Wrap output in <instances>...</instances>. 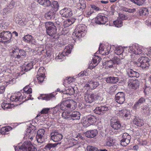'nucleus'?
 Returning <instances> with one entry per match:
<instances>
[{
	"instance_id": "1",
	"label": "nucleus",
	"mask_w": 151,
	"mask_h": 151,
	"mask_svg": "<svg viewBox=\"0 0 151 151\" xmlns=\"http://www.w3.org/2000/svg\"><path fill=\"white\" fill-rule=\"evenodd\" d=\"M77 106L76 101L70 99H66L62 101L60 107L63 110L72 111L76 109Z\"/></svg>"
},
{
	"instance_id": "2",
	"label": "nucleus",
	"mask_w": 151,
	"mask_h": 151,
	"mask_svg": "<svg viewBox=\"0 0 151 151\" xmlns=\"http://www.w3.org/2000/svg\"><path fill=\"white\" fill-rule=\"evenodd\" d=\"M11 53H12V56L16 60H21L26 57L25 52L16 46L13 47Z\"/></svg>"
},
{
	"instance_id": "3",
	"label": "nucleus",
	"mask_w": 151,
	"mask_h": 151,
	"mask_svg": "<svg viewBox=\"0 0 151 151\" xmlns=\"http://www.w3.org/2000/svg\"><path fill=\"white\" fill-rule=\"evenodd\" d=\"M45 26L47 34L50 36L55 38L57 29L54 23L51 22H46L45 23Z\"/></svg>"
},
{
	"instance_id": "4",
	"label": "nucleus",
	"mask_w": 151,
	"mask_h": 151,
	"mask_svg": "<svg viewBox=\"0 0 151 151\" xmlns=\"http://www.w3.org/2000/svg\"><path fill=\"white\" fill-rule=\"evenodd\" d=\"M86 28L84 25L79 24L76 26L73 35L74 37L80 38L84 35V32L86 31Z\"/></svg>"
},
{
	"instance_id": "5",
	"label": "nucleus",
	"mask_w": 151,
	"mask_h": 151,
	"mask_svg": "<svg viewBox=\"0 0 151 151\" xmlns=\"http://www.w3.org/2000/svg\"><path fill=\"white\" fill-rule=\"evenodd\" d=\"M149 61L150 60L148 58L141 57L138 59L137 65L142 69L148 68L150 66Z\"/></svg>"
},
{
	"instance_id": "6",
	"label": "nucleus",
	"mask_w": 151,
	"mask_h": 151,
	"mask_svg": "<svg viewBox=\"0 0 151 151\" xmlns=\"http://www.w3.org/2000/svg\"><path fill=\"white\" fill-rule=\"evenodd\" d=\"M20 150L24 151H36L37 149L31 144L30 141L24 142L19 147Z\"/></svg>"
},
{
	"instance_id": "7",
	"label": "nucleus",
	"mask_w": 151,
	"mask_h": 151,
	"mask_svg": "<svg viewBox=\"0 0 151 151\" xmlns=\"http://www.w3.org/2000/svg\"><path fill=\"white\" fill-rule=\"evenodd\" d=\"M12 34L9 31H4L0 33V42H5L10 40Z\"/></svg>"
},
{
	"instance_id": "8",
	"label": "nucleus",
	"mask_w": 151,
	"mask_h": 151,
	"mask_svg": "<svg viewBox=\"0 0 151 151\" xmlns=\"http://www.w3.org/2000/svg\"><path fill=\"white\" fill-rule=\"evenodd\" d=\"M96 118L94 116L90 115L87 116L86 119L83 122V125L85 127H87L90 125L93 124L96 122Z\"/></svg>"
},
{
	"instance_id": "9",
	"label": "nucleus",
	"mask_w": 151,
	"mask_h": 151,
	"mask_svg": "<svg viewBox=\"0 0 151 151\" xmlns=\"http://www.w3.org/2000/svg\"><path fill=\"white\" fill-rule=\"evenodd\" d=\"M50 138L55 142H58L61 140L63 136L57 131L54 130L50 134Z\"/></svg>"
},
{
	"instance_id": "10",
	"label": "nucleus",
	"mask_w": 151,
	"mask_h": 151,
	"mask_svg": "<svg viewBox=\"0 0 151 151\" xmlns=\"http://www.w3.org/2000/svg\"><path fill=\"white\" fill-rule=\"evenodd\" d=\"M45 131L43 129H39L37 132L36 138L38 142L40 144L45 141Z\"/></svg>"
},
{
	"instance_id": "11",
	"label": "nucleus",
	"mask_w": 151,
	"mask_h": 151,
	"mask_svg": "<svg viewBox=\"0 0 151 151\" xmlns=\"http://www.w3.org/2000/svg\"><path fill=\"white\" fill-rule=\"evenodd\" d=\"M122 138L121 140V145L124 146H127L130 142L131 136L127 133H125L123 134Z\"/></svg>"
},
{
	"instance_id": "12",
	"label": "nucleus",
	"mask_w": 151,
	"mask_h": 151,
	"mask_svg": "<svg viewBox=\"0 0 151 151\" xmlns=\"http://www.w3.org/2000/svg\"><path fill=\"white\" fill-rule=\"evenodd\" d=\"M125 94L123 92H119L115 96V101L118 103L122 104L125 100Z\"/></svg>"
},
{
	"instance_id": "13",
	"label": "nucleus",
	"mask_w": 151,
	"mask_h": 151,
	"mask_svg": "<svg viewBox=\"0 0 151 151\" xmlns=\"http://www.w3.org/2000/svg\"><path fill=\"white\" fill-rule=\"evenodd\" d=\"M106 146L111 147V151L118 148V145L115 143V140L111 138L108 137L107 139L105 142Z\"/></svg>"
},
{
	"instance_id": "14",
	"label": "nucleus",
	"mask_w": 151,
	"mask_h": 151,
	"mask_svg": "<svg viewBox=\"0 0 151 151\" xmlns=\"http://www.w3.org/2000/svg\"><path fill=\"white\" fill-rule=\"evenodd\" d=\"M109 110L107 106H102L97 107L94 110V112L99 115H103Z\"/></svg>"
},
{
	"instance_id": "15",
	"label": "nucleus",
	"mask_w": 151,
	"mask_h": 151,
	"mask_svg": "<svg viewBox=\"0 0 151 151\" xmlns=\"http://www.w3.org/2000/svg\"><path fill=\"white\" fill-rule=\"evenodd\" d=\"M108 21L107 18L104 16L99 15L96 19V23L99 24H105Z\"/></svg>"
},
{
	"instance_id": "16",
	"label": "nucleus",
	"mask_w": 151,
	"mask_h": 151,
	"mask_svg": "<svg viewBox=\"0 0 151 151\" xmlns=\"http://www.w3.org/2000/svg\"><path fill=\"white\" fill-rule=\"evenodd\" d=\"M60 14L62 16L67 17H70L72 15V13L70 9L64 8L60 11Z\"/></svg>"
},
{
	"instance_id": "17",
	"label": "nucleus",
	"mask_w": 151,
	"mask_h": 151,
	"mask_svg": "<svg viewBox=\"0 0 151 151\" xmlns=\"http://www.w3.org/2000/svg\"><path fill=\"white\" fill-rule=\"evenodd\" d=\"M101 58L98 56H95L93 59V61L89 64V66L88 68L92 69L95 67L101 60Z\"/></svg>"
},
{
	"instance_id": "18",
	"label": "nucleus",
	"mask_w": 151,
	"mask_h": 151,
	"mask_svg": "<svg viewBox=\"0 0 151 151\" xmlns=\"http://www.w3.org/2000/svg\"><path fill=\"white\" fill-rule=\"evenodd\" d=\"M85 136L88 138H93L98 134V131L96 129L91 130L87 131L85 133Z\"/></svg>"
},
{
	"instance_id": "19",
	"label": "nucleus",
	"mask_w": 151,
	"mask_h": 151,
	"mask_svg": "<svg viewBox=\"0 0 151 151\" xmlns=\"http://www.w3.org/2000/svg\"><path fill=\"white\" fill-rule=\"evenodd\" d=\"M23 96L21 93L19 92L11 96L10 100L12 101L17 102L18 101H21L23 99Z\"/></svg>"
},
{
	"instance_id": "20",
	"label": "nucleus",
	"mask_w": 151,
	"mask_h": 151,
	"mask_svg": "<svg viewBox=\"0 0 151 151\" xmlns=\"http://www.w3.org/2000/svg\"><path fill=\"white\" fill-rule=\"evenodd\" d=\"M111 126L114 129H118L121 127L120 122L117 120L112 119L111 120Z\"/></svg>"
},
{
	"instance_id": "21",
	"label": "nucleus",
	"mask_w": 151,
	"mask_h": 151,
	"mask_svg": "<svg viewBox=\"0 0 151 151\" xmlns=\"http://www.w3.org/2000/svg\"><path fill=\"white\" fill-rule=\"evenodd\" d=\"M139 85V82L137 80H131L128 83V85L131 88L136 89L138 87Z\"/></svg>"
},
{
	"instance_id": "22",
	"label": "nucleus",
	"mask_w": 151,
	"mask_h": 151,
	"mask_svg": "<svg viewBox=\"0 0 151 151\" xmlns=\"http://www.w3.org/2000/svg\"><path fill=\"white\" fill-rule=\"evenodd\" d=\"M127 74L130 77L138 78L139 76V73L135 71H134L131 69H128L127 70Z\"/></svg>"
},
{
	"instance_id": "23",
	"label": "nucleus",
	"mask_w": 151,
	"mask_h": 151,
	"mask_svg": "<svg viewBox=\"0 0 151 151\" xmlns=\"http://www.w3.org/2000/svg\"><path fill=\"white\" fill-rule=\"evenodd\" d=\"M54 94L51 93L47 94H42L38 97L39 99H42L43 100L49 101L51 100L52 98H55Z\"/></svg>"
},
{
	"instance_id": "24",
	"label": "nucleus",
	"mask_w": 151,
	"mask_h": 151,
	"mask_svg": "<svg viewBox=\"0 0 151 151\" xmlns=\"http://www.w3.org/2000/svg\"><path fill=\"white\" fill-rule=\"evenodd\" d=\"M42 69L40 68L37 73V78L38 82L40 84L43 82L44 79L45 74L40 72L42 71Z\"/></svg>"
},
{
	"instance_id": "25",
	"label": "nucleus",
	"mask_w": 151,
	"mask_h": 151,
	"mask_svg": "<svg viewBox=\"0 0 151 151\" xmlns=\"http://www.w3.org/2000/svg\"><path fill=\"white\" fill-rule=\"evenodd\" d=\"M55 11L52 9H50L49 11L46 12L45 14V17L47 19H51L55 18L54 16Z\"/></svg>"
},
{
	"instance_id": "26",
	"label": "nucleus",
	"mask_w": 151,
	"mask_h": 151,
	"mask_svg": "<svg viewBox=\"0 0 151 151\" xmlns=\"http://www.w3.org/2000/svg\"><path fill=\"white\" fill-rule=\"evenodd\" d=\"M106 82L109 83H116L119 81L118 78L116 77L109 76L106 78Z\"/></svg>"
},
{
	"instance_id": "27",
	"label": "nucleus",
	"mask_w": 151,
	"mask_h": 151,
	"mask_svg": "<svg viewBox=\"0 0 151 151\" xmlns=\"http://www.w3.org/2000/svg\"><path fill=\"white\" fill-rule=\"evenodd\" d=\"M71 52V51L67 49L64 50L61 53H59L57 56L59 59H64L65 56L69 54Z\"/></svg>"
},
{
	"instance_id": "28",
	"label": "nucleus",
	"mask_w": 151,
	"mask_h": 151,
	"mask_svg": "<svg viewBox=\"0 0 151 151\" xmlns=\"http://www.w3.org/2000/svg\"><path fill=\"white\" fill-rule=\"evenodd\" d=\"M81 114L78 111L73 112L71 113V120H76L80 119Z\"/></svg>"
},
{
	"instance_id": "29",
	"label": "nucleus",
	"mask_w": 151,
	"mask_h": 151,
	"mask_svg": "<svg viewBox=\"0 0 151 151\" xmlns=\"http://www.w3.org/2000/svg\"><path fill=\"white\" fill-rule=\"evenodd\" d=\"M23 40L25 42L28 43H33V37L30 35H27L24 36L23 38Z\"/></svg>"
},
{
	"instance_id": "30",
	"label": "nucleus",
	"mask_w": 151,
	"mask_h": 151,
	"mask_svg": "<svg viewBox=\"0 0 151 151\" xmlns=\"http://www.w3.org/2000/svg\"><path fill=\"white\" fill-rule=\"evenodd\" d=\"M94 94L87 95L85 96V100L87 103H91L93 102L94 100Z\"/></svg>"
},
{
	"instance_id": "31",
	"label": "nucleus",
	"mask_w": 151,
	"mask_h": 151,
	"mask_svg": "<svg viewBox=\"0 0 151 151\" xmlns=\"http://www.w3.org/2000/svg\"><path fill=\"white\" fill-rule=\"evenodd\" d=\"M36 129L35 127L33 125L31 126V127H29V128L27 130V132L28 133V134L29 135V137L30 136V135H32V136L30 138V139H32L33 137V134L35 130Z\"/></svg>"
},
{
	"instance_id": "32",
	"label": "nucleus",
	"mask_w": 151,
	"mask_h": 151,
	"mask_svg": "<svg viewBox=\"0 0 151 151\" xmlns=\"http://www.w3.org/2000/svg\"><path fill=\"white\" fill-rule=\"evenodd\" d=\"M142 111L145 114L148 115L151 113V108L148 105L144 106L142 108Z\"/></svg>"
},
{
	"instance_id": "33",
	"label": "nucleus",
	"mask_w": 151,
	"mask_h": 151,
	"mask_svg": "<svg viewBox=\"0 0 151 151\" xmlns=\"http://www.w3.org/2000/svg\"><path fill=\"white\" fill-rule=\"evenodd\" d=\"M133 123L139 127H141L144 124L143 121L142 119L136 118L134 119Z\"/></svg>"
},
{
	"instance_id": "34",
	"label": "nucleus",
	"mask_w": 151,
	"mask_h": 151,
	"mask_svg": "<svg viewBox=\"0 0 151 151\" xmlns=\"http://www.w3.org/2000/svg\"><path fill=\"white\" fill-rule=\"evenodd\" d=\"M62 117L68 120H71V113L70 112H63L62 115Z\"/></svg>"
},
{
	"instance_id": "35",
	"label": "nucleus",
	"mask_w": 151,
	"mask_h": 151,
	"mask_svg": "<svg viewBox=\"0 0 151 151\" xmlns=\"http://www.w3.org/2000/svg\"><path fill=\"white\" fill-rule=\"evenodd\" d=\"M145 101V99L143 97H141L140 98L138 101L136 102L134 106V108L136 109L137 107L140 106L141 104Z\"/></svg>"
},
{
	"instance_id": "36",
	"label": "nucleus",
	"mask_w": 151,
	"mask_h": 151,
	"mask_svg": "<svg viewBox=\"0 0 151 151\" xmlns=\"http://www.w3.org/2000/svg\"><path fill=\"white\" fill-rule=\"evenodd\" d=\"M52 9L55 12L57 11L59 8V6L58 2L56 1H54L52 2V4L51 5Z\"/></svg>"
},
{
	"instance_id": "37",
	"label": "nucleus",
	"mask_w": 151,
	"mask_h": 151,
	"mask_svg": "<svg viewBox=\"0 0 151 151\" xmlns=\"http://www.w3.org/2000/svg\"><path fill=\"white\" fill-rule=\"evenodd\" d=\"M140 16H146L149 14V11L147 9L145 8H141L139 11Z\"/></svg>"
},
{
	"instance_id": "38",
	"label": "nucleus",
	"mask_w": 151,
	"mask_h": 151,
	"mask_svg": "<svg viewBox=\"0 0 151 151\" xmlns=\"http://www.w3.org/2000/svg\"><path fill=\"white\" fill-rule=\"evenodd\" d=\"M11 129V127L9 126L6 127H3L0 130V132L2 134H6V132H9Z\"/></svg>"
},
{
	"instance_id": "39",
	"label": "nucleus",
	"mask_w": 151,
	"mask_h": 151,
	"mask_svg": "<svg viewBox=\"0 0 151 151\" xmlns=\"http://www.w3.org/2000/svg\"><path fill=\"white\" fill-rule=\"evenodd\" d=\"M114 25L118 27H121L123 25V22L120 19H117L113 22Z\"/></svg>"
},
{
	"instance_id": "40",
	"label": "nucleus",
	"mask_w": 151,
	"mask_h": 151,
	"mask_svg": "<svg viewBox=\"0 0 151 151\" xmlns=\"http://www.w3.org/2000/svg\"><path fill=\"white\" fill-rule=\"evenodd\" d=\"M120 9L121 10L130 13H133L136 11L135 9H128L124 6H122L121 7Z\"/></svg>"
},
{
	"instance_id": "41",
	"label": "nucleus",
	"mask_w": 151,
	"mask_h": 151,
	"mask_svg": "<svg viewBox=\"0 0 151 151\" xmlns=\"http://www.w3.org/2000/svg\"><path fill=\"white\" fill-rule=\"evenodd\" d=\"M64 93L69 94V95H72L74 94L75 93V91L73 88L71 87L66 89Z\"/></svg>"
},
{
	"instance_id": "42",
	"label": "nucleus",
	"mask_w": 151,
	"mask_h": 151,
	"mask_svg": "<svg viewBox=\"0 0 151 151\" xmlns=\"http://www.w3.org/2000/svg\"><path fill=\"white\" fill-rule=\"evenodd\" d=\"M123 51V49L122 47H117L116 48L115 53L118 55H120L122 54Z\"/></svg>"
},
{
	"instance_id": "43",
	"label": "nucleus",
	"mask_w": 151,
	"mask_h": 151,
	"mask_svg": "<svg viewBox=\"0 0 151 151\" xmlns=\"http://www.w3.org/2000/svg\"><path fill=\"white\" fill-rule=\"evenodd\" d=\"M135 4L139 6H142L146 0H130Z\"/></svg>"
},
{
	"instance_id": "44",
	"label": "nucleus",
	"mask_w": 151,
	"mask_h": 151,
	"mask_svg": "<svg viewBox=\"0 0 151 151\" xmlns=\"http://www.w3.org/2000/svg\"><path fill=\"white\" fill-rule=\"evenodd\" d=\"M91 89H93L96 88L99 85V84L98 82H94L92 81H91Z\"/></svg>"
},
{
	"instance_id": "45",
	"label": "nucleus",
	"mask_w": 151,
	"mask_h": 151,
	"mask_svg": "<svg viewBox=\"0 0 151 151\" xmlns=\"http://www.w3.org/2000/svg\"><path fill=\"white\" fill-rule=\"evenodd\" d=\"M75 19L74 18H70L68 19L67 20L65 21L64 22V24H65L68 23V25H66L65 26H68L74 23L75 22Z\"/></svg>"
},
{
	"instance_id": "46",
	"label": "nucleus",
	"mask_w": 151,
	"mask_h": 151,
	"mask_svg": "<svg viewBox=\"0 0 151 151\" xmlns=\"http://www.w3.org/2000/svg\"><path fill=\"white\" fill-rule=\"evenodd\" d=\"M78 6H80V9H84L86 7V2L84 0L79 1V3L78 4Z\"/></svg>"
},
{
	"instance_id": "47",
	"label": "nucleus",
	"mask_w": 151,
	"mask_h": 151,
	"mask_svg": "<svg viewBox=\"0 0 151 151\" xmlns=\"http://www.w3.org/2000/svg\"><path fill=\"white\" fill-rule=\"evenodd\" d=\"M105 65L106 67H107L109 68H111L113 67V65L114 64L113 61L112 60H110L105 62Z\"/></svg>"
},
{
	"instance_id": "48",
	"label": "nucleus",
	"mask_w": 151,
	"mask_h": 151,
	"mask_svg": "<svg viewBox=\"0 0 151 151\" xmlns=\"http://www.w3.org/2000/svg\"><path fill=\"white\" fill-rule=\"evenodd\" d=\"M55 17L56 18L55 19L56 22V23L60 25L63 21V19L62 18V16H58L57 15Z\"/></svg>"
},
{
	"instance_id": "49",
	"label": "nucleus",
	"mask_w": 151,
	"mask_h": 151,
	"mask_svg": "<svg viewBox=\"0 0 151 151\" xmlns=\"http://www.w3.org/2000/svg\"><path fill=\"white\" fill-rule=\"evenodd\" d=\"M114 64H120L122 63L121 59L117 57H114L112 58Z\"/></svg>"
},
{
	"instance_id": "50",
	"label": "nucleus",
	"mask_w": 151,
	"mask_h": 151,
	"mask_svg": "<svg viewBox=\"0 0 151 151\" xmlns=\"http://www.w3.org/2000/svg\"><path fill=\"white\" fill-rule=\"evenodd\" d=\"M33 67V65L31 63H29L27 64L26 66L24 68L23 67L22 69L23 70L25 71H27L28 70H30Z\"/></svg>"
},
{
	"instance_id": "51",
	"label": "nucleus",
	"mask_w": 151,
	"mask_h": 151,
	"mask_svg": "<svg viewBox=\"0 0 151 151\" xmlns=\"http://www.w3.org/2000/svg\"><path fill=\"white\" fill-rule=\"evenodd\" d=\"M87 151H98L97 148L91 146H88L87 147Z\"/></svg>"
},
{
	"instance_id": "52",
	"label": "nucleus",
	"mask_w": 151,
	"mask_h": 151,
	"mask_svg": "<svg viewBox=\"0 0 151 151\" xmlns=\"http://www.w3.org/2000/svg\"><path fill=\"white\" fill-rule=\"evenodd\" d=\"M51 5V1L49 0H45L43 6L45 7H47Z\"/></svg>"
},
{
	"instance_id": "53",
	"label": "nucleus",
	"mask_w": 151,
	"mask_h": 151,
	"mask_svg": "<svg viewBox=\"0 0 151 151\" xmlns=\"http://www.w3.org/2000/svg\"><path fill=\"white\" fill-rule=\"evenodd\" d=\"M119 17L122 21V20H126L127 19L128 17L127 16L123 14L119 13Z\"/></svg>"
},
{
	"instance_id": "54",
	"label": "nucleus",
	"mask_w": 151,
	"mask_h": 151,
	"mask_svg": "<svg viewBox=\"0 0 151 151\" xmlns=\"http://www.w3.org/2000/svg\"><path fill=\"white\" fill-rule=\"evenodd\" d=\"M124 114L123 116H124L127 117L130 116V113L129 110H128L126 109H124Z\"/></svg>"
},
{
	"instance_id": "55",
	"label": "nucleus",
	"mask_w": 151,
	"mask_h": 151,
	"mask_svg": "<svg viewBox=\"0 0 151 151\" xmlns=\"http://www.w3.org/2000/svg\"><path fill=\"white\" fill-rule=\"evenodd\" d=\"M1 106L4 109H5L10 108L11 106L9 104L5 103L2 104Z\"/></svg>"
},
{
	"instance_id": "56",
	"label": "nucleus",
	"mask_w": 151,
	"mask_h": 151,
	"mask_svg": "<svg viewBox=\"0 0 151 151\" xmlns=\"http://www.w3.org/2000/svg\"><path fill=\"white\" fill-rule=\"evenodd\" d=\"M50 109L48 108H44L41 111L40 113L41 114H46L48 112V111Z\"/></svg>"
},
{
	"instance_id": "57",
	"label": "nucleus",
	"mask_w": 151,
	"mask_h": 151,
	"mask_svg": "<svg viewBox=\"0 0 151 151\" xmlns=\"http://www.w3.org/2000/svg\"><path fill=\"white\" fill-rule=\"evenodd\" d=\"M87 74V73L86 71H84L83 72H81L79 73L78 75V76L80 77H82L84 75L86 76Z\"/></svg>"
},
{
	"instance_id": "58",
	"label": "nucleus",
	"mask_w": 151,
	"mask_h": 151,
	"mask_svg": "<svg viewBox=\"0 0 151 151\" xmlns=\"http://www.w3.org/2000/svg\"><path fill=\"white\" fill-rule=\"evenodd\" d=\"M141 50L139 49V51H137V52L135 51L134 54H132L131 55V58H134V57H135V55H140L141 54Z\"/></svg>"
},
{
	"instance_id": "59",
	"label": "nucleus",
	"mask_w": 151,
	"mask_h": 151,
	"mask_svg": "<svg viewBox=\"0 0 151 151\" xmlns=\"http://www.w3.org/2000/svg\"><path fill=\"white\" fill-rule=\"evenodd\" d=\"M99 52L100 53L102 54V55H107L109 54V51H107V52H103L104 50H102V48H101V49L100 47L99 48Z\"/></svg>"
},
{
	"instance_id": "60",
	"label": "nucleus",
	"mask_w": 151,
	"mask_h": 151,
	"mask_svg": "<svg viewBox=\"0 0 151 151\" xmlns=\"http://www.w3.org/2000/svg\"><path fill=\"white\" fill-rule=\"evenodd\" d=\"M61 144V142H58L57 143H55V144L52 143H49V145L50 146V147L51 149L52 148L55 147H56L58 145L60 144Z\"/></svg>"
},
{
	"instance_id": "61",
	"label": "nucleus",
	"mask_w": 151,
	"mask_h": 151,
	"mask_svg": "<svg viewBox=\"0 0 151 151\" xmlns=\"http://www.w3.org/2000/svg\"><path fill=\"white\" fill-rule=\"evenodd\" d=\"M75 80V79L74 78L71 77L68 78L66 79L69 84H70V83L74 82Z\"/></svg>"
},
{
	"instance_id": "62",
	"label": "nucleus",
	"mask_w": 151,
	"mask_h": 151,
	"mask_svg": "<svg viewBox=\"0 0 151 151\" xmlns=\"http://www.w3.org/2000/svg\"><path fill=\"white\" fill-rule=\"evenodd\" d=\"M93 12V10L90 9L89 10L86 12L85 13L86 15L89 16L90 15L92 14Z\"/></svg>"
},
{
	"instance_id": "63",
	"label": "nucleus",
	"mask_w": 151,
	"mask_h": 151,
	"mask_svg": "<svg viewBox=\"0 0 151 151\" xmlns=\"http://www.w3.org/2000/svg\"><path fill=\"white\" fill-rule=\"evenodd\" d=\"M91 8H92V9H91L93 10H94L96 11H99V9L98 7L94 5H91Z\"/></svg>"
},
{
	"instance_id": "64",
	"label": "nucleus",
	"mask_w": 151,
	"mask_h": 151,
	"mask_svg": "<svg viewBox=\"0 0 151 151\" xmlns=\"http://www.w3.org/2000/svg\"><path fill=\"white\" fill-rule=\"evenodd\" d=\"M4 91V87L3 86L0 87V94L3 93Z\"/></svg>"
}]
</instances>
